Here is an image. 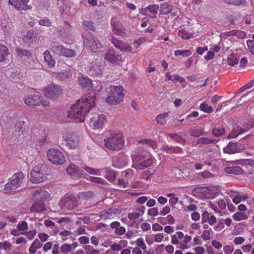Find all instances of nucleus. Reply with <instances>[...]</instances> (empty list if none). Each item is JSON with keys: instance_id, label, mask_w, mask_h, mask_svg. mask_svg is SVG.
Returning <instances> with one entry per match:
<instances>
[{"instance_id": "f257e3e1", "label": "nucleus", "mask_w": 254, "mask_h": 254, "mask_svg": "<svg viewBox=\"0 0 254 254\" xmlns=\"http://www.w3.org/2000/svg\"><path fill=\"white\" fill-rule=\"evenodd\" d=\"M95 106V96L91 93L82 97L71 106L64 116V121L76 122L84 121L87 114Z\"/></svg>"}, {"instance_id": "f03ea898", "label": "nucleus", "mask_w": 254, "mask_h": 254, "mask_svg": "<svg viewBox=\"0 0 254 254\" xmlns=\"http://www.w3.org/2000/svg\"><path fill=\"white\" fill-rule=\"evenodd\" d=\"M104 146L107 149L118 151L124 145L125 139L121 133H114L104 139Z\"/></svg>"}, {"instance_id": "7ed1b4c3", "label": "nucleus", "mask_w": 254, "mask_h": 254, "mask_svg": "<svg viewBox=\"0 0 254 254\" xmlns=\"http://www.w3.org/2000/svg\"><path fill=\"white\" fill-rule=\"evenodd\" d=\"M131 156L134 162L133 166L136 170H143L151 166L153 162L148 153L146 152L145 155L139 154V148L134 151Z\"/></svg>"}, {"instance_id": "20e7f679", "label": "nucleus", "mask_w": 254, "mask_h": 254, "mask_svg": "<svg viewBox=\"0 0 254 254\" xmlns=\"http://www.w3.org/2000/svg\"><path fill=\"white\" fill-rule=\"evenodd\" d=\"M48 196L49 193L45 190L36 191L33 195V199L35 200V202L30 207V210L37 213H40L45 210L46 206L44 201Z\"/></svg>"}, {"instance_id": "39448f33", "label": "nucleus", "mask_w": 254, "mask_h": 254, "mask_svg": "<svg viewBox=\"0 0 254 254\" xmlns=\"http://www.w3.org/2000/svg\"><path fill=\"white\" fill-rule=\"evenodd\" d=\"M218 193L216 187L208 186V187H198L193 189L191 194L193 196L202 199L213 198Z\"/></svg>"}, {"instance_id": "423d86ee", "label": "nucleus", "mask_w": 254, "mask_h": 254, "mask_svg": "<svg viewBox=\"0 0 254 254\" xmlns=\"http://www.w3.org/2000/svg\"><path fill=\"white\" fill-rule=\"evenodd\" d=\"M122 86H112L110 87L106 102L111 105H117L123 101L124 94Z\"/></svg>"}, {"instance_id": "0eeeda50", "label": "nucleus", "mask_w": 254, "mask_h": 254, "mask_svg": "<svg viewBox=\"0 0 254 254\" xmlns=\"http://www.w3.org/2000/svg\"><path fill=\"white\" fill-rule=\"evenodd\" d=\"M24 176L22 172L15 173L5 184L4 190L6 193H11L21 185Z\"/></svg>"}, {"instance_id": "6e6552de", "label": "nucleus", "mask_w": 254, "mask_h": 254, "mask_svg": "<svg viewBox=\"0 0 254 254\" xmlns=\"http://www.w3.org/2000/svg\"><path fill=\"white\" fill-rule=\"evenodd\" d=\"M79 198L74 194H66L59 200V206L63 209L73 210L78 206Z\"/></svg>"}, {"instance_id": "1a4fd4ad", "label": "nucleus", "mask_w": 254, "mask_h": 254, "mask_svg": "<svg viewBox=\"0 0 254 254\" xmlns=\"http://www.w3.org/2000/svg\"><path fill=\"white\" fill-rule=\"evenodd\" d=\"M47 169L45 164H41L35 167L31 172L30 180L34 183H40L46 178L45 170Z\"/></svg>"}, {"instance_id": "9d476101", "label": "nucleus", "mask_w": 254, "mask_h": 254, "mask_svg": "<svg viewBox=\"0 0 254 254\" xmlns=\"http://www.w3.org/2000/svg\"><path fill=\"white\" fill-rule=\"evenodd\" d=\"M62 139L64 144L70 149H75L79 145V138L73 132L70 131H64Z\"/></svg>"}, {"instance_id": "9b49d317", "label": "nucleus", "mask_w": 254, "mask_h": 254, "mask_svg": "<svg viewBox=\"0 0 254 254\" xmlns=\"http://www.w3.org/2000/svg\"><path fill=\"white\" fill-rule=\"evenodd\" d=\"M84 45L93 52H97L102 48L101 43L92 34L89 33L84 38Z\"/></svg>"}, {"instance_id": "f8f14e48", "label": "nucleus", "mask_w": 254, "mask_h": 254, "mask_svg": "<svg viewBox=\"0 0 254 254\" xmlns=\"http://www.w3.org/2000/svg\"><path fill=\"white\" fill-rule=\"evenodd\" d=\"M48 160L54 164L62 165L65 162L63 153L55 149H50L47 153Z\"/></svg>"}, {"instance_id": "ddd939ff", "label": "nucleus", "mask_w": 254, "mask_h": 254, "mask_svg": "<svg viewBox=\"0 0 254 254\" xmlns=\"http://www.w3.org/2000/svg\"><path fill=\"white\" fill-rule=\"evenodd\" d=\"M44 94L48 98L57 99L62 94V89L59 85L51 83L44 89Z\"/></svg>"}, {"instance_id": "4468645a", "label": "nucleus", "mask_w": 254, "mask_h": 254, "mask_svg": "<svg viewBox=\"0 0 254 254\" xmlns=\"http://www.w3.org/2000/svg\"><path fill=\"white\" fill-rule=\"evenodd\" d=\"M106 121V118L104 115L95 114L90 119L89 125L94 129H101Z\"/></svg>"}, {"instance_id": "2eb2a0df", "label": "nucleus", "mask_w": 254, "mask_h": 254, "mask_svg": "<svg viewBox=\"0 0 254 254\" xmlns=\"http://www.w3.org/2000/svg\"><path fill=\"white\" fill-rule=\"evenodd\" d=\"M0 25L5 36H9L13 33L14 26L11 20L7 17H4L1 19Z\"/></svg>"}, {"instance_id": "dca6fc26", "label": "nucleus", "mask_w": 254, "mask_h": 254, "mask_svg": "<svg viewBox=\"0 0 254 254\" xmlns=\"http://www.w3.org/2000/svg\"><path fill=\"white\" fill-rule=\"evenodd\" d=\"M104 59L110 64H115L116 63L123 62L122 56L117 54L114 49L109 50L105 54Z\"/></svg>"}, {"instance_id": "f3484780", "label": "nucleus", "mask_w": 254, "mask_h": 254, "mask_svg": "<svg viewBox=\"0 0 254 254\" xmlns=\"http://www.w3.org/2000/svg\"><path fill=\"white\" fill-rule=\"evenodd\" d=\"M244 149V146L241 143L230 141L227 145L223 148V152L225 153L231 154L239 152Z\"/></svg>"}, {"instance_id": "a211bd4d", "label": "nucleus", "mask_w": 254, "mask_h": 254, "mask_svg": "<svg viewBox=\"0 0 254 254\" xmlns=\"http://www.w3.org/2000/svg\"><path fill=\"white\" fill-rule=\"evenodd\" d=\"M42 97L38 94H28L24 96V101L28 106H39L41 104Z\"/></svg>"}, {"instance_id": "6ab92c4d", "label": "nucleus", "mask_w": 254, "mask_h": 254, "mask_svg": "<svg viewBox=\"0 0 254 254\" xmlns=\"http://www.w3.org/2000/svg\"><path fill=\"white\" fill-rule=\"evenodd\" d=\"M8 2L18 10H27L31 8L28 4L29 0H9Z\"/></svg>"}, {"instance_id": "aec40b11", "label": "nucleus", "mask_w": 254, "mask_h": 254, "mask_svg": "<svg viewBox=\"0 0 254 254\" xmlns=\"http://www.w3.org/2000/svg\"><path fill=\"white\" fill-rule=\"evenodd\" d=\"M67 174L73 179L80 178L83 174V170L74 164H70L66 169Z\"/></svg>"}, {"instance_id": "412c9836", "label": "nucleus", "mask_w": 254, "mask_h": 254, "mask_svg": "<svg viewBox=\"0 0 254 254\" xmlns=\"http://www.w3.org/2000/svg\"><path fill=\"white\" fill-rule=\"evenodd\" d=\"M112 42L115 47L119 49L122 52H132V49L131 47L127 43L123 41L118 40L115 38H112Z\"/></svg>"}, {"instance_id": "4be33fe9", "label": "nucleus", "mask_w": 254, "mask_h": 254, "mask_svg": "<svg viewBox=\"0 0 254 254\" xmlns=\"http://www.w3.org/2000/svg\"><path fill=\"white\" fill-rule=\"evenodd\" d=\"M201 223H207L210 226H213L217 223V218L211 213L204 211L201 214Z\"/></svg>"}, {"instance_id": "5701e85b", "label": "nucleus", "mask_w": 254, "mask_h": 254, "mask_svg": "<svg viewBox=\"0 0 254 254\" xmlns=\"http://www.w3.org/2000/svg\"><path fill=\"white\" fill-rule=\"evenodd\" d=\"M239 162L240 161H236L234 162V164L238 165ZM225 171L227 173L234 175L242 174L243 173V169L237 165L227 166L225 168Z\"/></svg>"}, {"instance_id": "b1692460", "label": "nucleus", "mask_w": 254, "mask_h": 254, "mask_svg": "<svg viewBox=\"0 0 254 254\" xmlns=\"http://www.w3.org/2000/svg\"><path fill=\"white\" fill-rule=\"evenodd\" d=\"M112 23L113 31L115 34L122 36L126 35L125 29L123 28L122 23L118 21L113 22V20Z\"/></svg>"}, {"instance_id": "393cba45", "label": "nucleus", "mask_w": 254, "mask_h": 254, "mask_svg": "<svg viewBox=\"0 0 254 254\" xmlns=\"http://www.w3.org/2000/svg\"><path fill=\"white\" fill-rule=\"evenodd\" d=\"M44 61L49 68L54 67L56 64V61L53 58L50 52L46 50L43 53Z\"/></svg>"}, {"instance_id": "a878e982", "label": "nucleus", "mask_w": 254, "mask_h": 254, "mask_svg": "<svg viewBox=\"0 0 254 254\" xmlns=\"http://www.w3.org/2000/svg\"><path fill=\"white\" fill-rule=\"evenodd\" d=\"M106 68V63L104 61H97L92 66V69L97 74H101Z\"/></svg>"}, {"instance_id": "bb28decb", "label": "nucleus", "mask_w": 254, "mask_h": 254, "mask_svg": "<svg viewBox=\"0 0 254 254\" xmlns=\"http://www.w3.org/2000/svg\"><path fill=\"white\" fill-rule=\"evenodd\" d=\"M78 83L83 88H89L91 87L92 81L87 76L81 75L78 78Z\"/></svg>"}, {"instance_id": "cd10ccee", "label": "nucleus", "mask_w": 254, "mask_h": 254, "mask_svg": "<svg viewBox=\"0 0 254 254\" xmlns=\"http://www.w3.org/2000/svg\"><path fill=\"white\" fill-rule=\"evenodd\" d=\"M42 246L43 244L38 239L34 240L29 248V253L31 254H35L37 250L40 249Z\"/></svg>"}, {"instance_id": "c85d7f7f", "label": "nucleus", "mask_w": 254, "mask_h": 254, "mask_svg": "<svg viewBox=\"0 0 254 254\" xmlns=\"http://www.w3.org/2000/svg\"><path fill=\"white\" fill-rule=\"evenodd\" d=\"M9 55L8 48L2 45H0V62L5 61Z\"/></svg>"}, {"instance_id": "c756f323", "label": "nucleus", "mask_w": 254, "mask_h": 254, "mask_svg": "<svg viewBox=\"0 0 254 254\" xmlns=\"http://www.w3.org/2000/svg\"><path fill=\"white\" fill-rule=\"evenodd\" d=\"M65 48L62 45L58 43H55L51 47L52 51L55 54L60 56H62Z\"/></svg>"}, {"instance_id": "7c9ffc66", "label": "nucleus", "mask_w": 254, "mask_h": 254, "mask_svg": "<svg viewBox=\"0 0 254 254\" xmlns=\"http://www.w3.org/2000/svg\"><path fill=\"white\" fill-rule=\"evenodd\" d=\"M9 94V91L0 84V95L1 96V98L5 100L10 101L11 97Z\"/></svg>"}, {"instance_id": "2f4dec72", "label": "nucleus", "mask_w": 254, "mask_h": 254, "mask_svg": "<svg viewBox=\"0 0 254 254\" xmlns=\"http://www.w3.org/2000/svg\"><path fill=\"white\" fill-rule=\"evenodd\" d=\"M102 171H104L105 172H106V174L105 176V177L110 182H112L115 180L116 174L115 172L110 170L107 168L102 169Z\"/></svg>"}, {"instance_id": "473e14b6", "label": "nucleus", "mask_w": 254, "mask_h": 254, "mask_svg": "<svg viewBox=\"0 0 254 254\" xmlns=\"http://www.w3.org/2000/svg\"><path fill=\"white\" fill-rule=\"evenodd\" d=\"M16 228L20 231L21 235L24 234L28 229V223L25 221H19L16 226Z\"/></svg>"}, {"instance_id": "72a5a7b5", "label": "nucleus", "mask_w": 254, "mask_h": 254, "mask_svg": "<svg viewBox=\"0 0 254 254\" xmlns=\"http://www.w3.org/2000/svg\"><path fill=\"white\" fill-rule=\"evenodd\" d=\"M82 168L87 173L93 175L99 176L101 175V172H102V169L97 170L85 165L82 167Z\"/></svg>"}, {"instance_id": "f704fd0d", "label": "nucleus", "mask_w": 254, "mask_h": 254, "mask_svg": "<svg viewBox=\"0 0 254 254\" xmlns=\"http://www.w3.org/2000/svg\"><path fill=\"white\" fill-rule=\"evenodd\" d=\"M217 142V141L215 139H211L207 137H201L196 140V143H197V144H208L210 143H214Z\"/></svg>"}, {"instance_id": "c9c22d12", "label": "nucleus", "mask_w": 254, "mask_h": 254, "mask_svg": "<svg viewBox=\"0 0 254 254\" xmlns=\"http://www.w3.org/2000/svg\"><path fill=\"white\" fill-rule=\"evenodd\" d=\"M225 132V129L220 127H214L212 130V134L215 137L222 136L224 134Z\"/></svg>"}, {"instance_id": "e433bc0d", "label": "nucleus", "mask_w": 254, "mask_h": 254, "mask_svg": "<svg viewBox=\"0 0 254 254\" xmlns=\"http://www.w3.org/2000/svg\"><path fill=\"white\" fill-rule=\"evenodd\" d=\"M35 38L34 34L33 32L28 31L25 35L23 36V39L24 41L27 43H30L32 42Z\"/></svg>"}, {"instance_id": "4c0bfd02", "label": "nucleus", "mask_w": 254, "mask_h": 254, "mask_svg": "<svg viewBox=\"0 0 254 254\" xmlns=\"http://www.w3.org/2000/svg\"><path fill=\"white\" fill-rule=\"evenodd\" d=\"M160 8L161 10L160 11V13L161 14H167L172 9V6L168 3L161 4Z\"/></svg>"}, {"instance_id": "58836bf2", "label": "nucleus", "mask_w": 254, "mask_h": 254, "mask_svg": "<svg viewBox=\"0 0 254 254\" xmlns=\"http://www.w3.org/2000/svg\"><path fill=\"white\" fill-rule=\"evenodd\" d=\"M191 240V237L190 236H186L183 242L181 244L180 248L182 250L189 249L190 247L188 246V244L190 242Z\"/></svg>"}, {"instance_id": "ea45409f", "label": "nucleus", "mask_w": 254, "mask_h": 254, "mask_svg": "<svg viewBox=\"0 0 254 254\" xmlns=\"http://www.w3.org/2000/svg\"><path fill=\"white\" fill-rule=\"evenodd\" d=\"M224 1L231 5L240 6L246 3V0H224Z\"/></svg>"}, {"instance_id": "a19ab883", "label": "nucleus", "mask_w": 254, "mask_h": 254, "mask_svg": "<svg viewBox=\"0 0 254 254\" xmlns=\"http://www.w3.org/2000/svg\"><path fill=\"white\" fill-rule=\"evenodd\" d=\"M83 248L86 254H99V251L90 245L85 246Z\"/></svg>"}, {"instance_id": "79ce46f5", "label": "nucleus", "mask_w": 254, "mask_h": 254, "mask_svg": "<svg viewBox=\"0 0 254 254\" xmlns=\"http://www.w3.org/2000/svg\"><path fill=\"white\" fill-rule=\"evenodd\" d=\"M199 109L205 113H211L213 111V108L211 106H208L205 102H202L199 106Z\"/></svg>"}, {"instance_id": "37998d69", "label": "nucleus", "mask_w": 254, "mask_h": 254, "mask_svg": "<svg viewBox=\"0 0 254 254\" xmlns=\"http://www.w3.org/2000/svg\"><path fill=\"white\" fill-rule=\"evenodd\" d=\"M239 62V60L236 57L234 54H230L227 58V63L229 65L234 66L237 64Z\"/></svg>"}, {"instance_id": "c03bdc74", "label": "nucleus", "mask_w": 254, "mask_h": 254, "mask_svg": "<svg viewBox=\"0 0 254 254\" xmlns=\"http://www.w3.org/2000/svg\"><path fill=\"white\" fill-rule=\"evenodd\" d=\"M189 133L191 136L198 137L201 135L204 134V131L203 129H190L189 130Z\"/></svg>"}, {"instance_id": "a18cd8bd", "label": "nucleus", "mask_w": 254, "mask_h": 254, "mask_svg": "<svg viewBox=\"0 0 254 254\" xmlns=\"http://www.w3.org/2000/svg\"><path fill=\"white\" fill-rule=\"evenodd\" d=\"M58 76L62 79L68 78L71 75V72L69 69L65 70L64 71H58Z\"/></svg>"}, {"instance_id": "49530a36", "label": "nucleus", "mask_w": 254, "mask_h": 254, "mask_svg": "<svg viewBox=\"0 0 254 254\" xmlns=\"http://www.w3.org/2000/svg\"><path fill=\"white\" fill-rule=\"evenodd\" d=\"M192 53L190 51L186 50H178L175 52L174 55L175 56H182L183 57H189L191 55Z\"/></svg>"}, {"instance_id": "de8ad7c7", "label": "nucleus", "mask_w": 254, "mask_h": 254, "mask_svg": "<svg viewBox=\"0 0 254 254\" xmlns=\"http://www.w3.org/2000/svg\"><path fill=\"white\" fill-rule=\"evenodd\" d=\"M87 180L92 183L96 184H99L101 185H104L106 184L105 180L99 177L89 176L88 178H87Z\"/></svg>"}, {"instance_id": "09e8293b", "label": "nucleus", "mask_w": 254, "mask_h": 254, "mask_svg": "<svg viewBox=\"0 0 254 254\" xmlns=\"http://www.w3.org/2000/svg\"><path fill=\"white\" fill-rule=\"evenodd\" d=\"M141 216V214L136 212L134 210L130 212L127 214V217L130 220H135Z\"/></svg>"}, {"instance_id": "8fccbe9b", "label": "nucleus", "mask_w": 254, "mask_h": 254, "mask_svg": "<svg viewBox=\"0 0 254 254\" xmlns=\"http://www.w3.org/2000/svg\"><path fill=\"white\" fill-rule=\"evenodd\" d=\"M16 52L19 57L22 58L23 57H29L31 55V53L26 50L21 49L17 48L16 50Z\"/></svg>"}, {"instance_id": "3c124183", "label": "nucleus", "mask_w": 254, "mask_h": 254, "mask_svg": "<svg viewBox=\"0 0 254 254\" xmlns=\"http://www.w3.org/2000/svg\"><path fill=\"white\" fill-rule=\"evenodd\" d=\"M60 251L64 254H66L70 253L71 251V246L70 244L64 243L63 244L60 248Z\"/></svg>"}, {"instance_id": "603ef678", "label": "nucleus", "mask_w": 254, "mask_h": 254, "mask_svg": "<svg viewBox=\"0 0 254 254\" xmlns=\"http://www.w3.org/2000/svg\"><path fill=\"white\" fill-rule=\"evenodd\" d=\"M10 77L13 79L15 82H18L23 77V74L22 73L16 71L11 73Z\"/></svg>"}, {"instance_id": "864d4df0", "label": "nucleus", "mask_w": 254, "mask_h": 254, "mask_svg": "<svg viewBox=\"0 0 254 254\" xmlns=\"http://www.w3.org/2000/svg\"><path fill=\"white\" fill-rule=\"evenodd\" d=\"M37 234V231L33 229L30 231H26L23 235H25L27 238L29 240L33 239Z\"/></svg>"}, {"instance_id": "5fc2aeb1", "label": "nucleus", "mask_w": 254, "mask_h": 254, "mask_svg": "<svg viewBox=\"0 0 254 254\" xmlns=\"http://www.w3.org/2000/svg\"><path fill=\"white\" fill-rule=\"evenodd\" d=\"M233 218L236 221H241L242 220H245L247 218L246 215H245L244 213L240 212H238L233 215Z\"/></svg>"}, {"instance_id": "6e6d98bb", "label": "nucleus", "mask_w": 254, "mask_h": 254, "mask_svg": "<svg viewBox=\"0 0 254 254\" xmlns=\"http://www.w3.org/2000/svg\"><path fill=\"white\" fill-rule=\"evenodd\" d=\"M76 55L75 52L74 51L72 50L69 49H64V53H63L62 56L66 57H73Z\"/></svg>"}, {"instance_id": "4d7b16f0", "label": "nucleus", "mask_w": 254, "mask_h": 254, "mask_svg": "<svg viewBox=\"0 0 254 254\" xmlns=\"http://www.w3.org/2000/svg\"><path fill=\"white\" fill-rule=\"evenodd\" d=\"M191 34L186 30H179L178 32V35L184 39H188L191 38Z\"/></svg>"}, {"instance_id": "13d9d810", "label": "nucleus", "mask_w": 254, "mask_h": 254, "mask_svg": "<svg viewBox=\"0 0 254 254\" xmlns=\"http://www.w3.org/2000/svg\"><path fill=\"white\" fill-rule=\"evenodd\" d=\"M139 144H142L145 145H150L152 147H154L155 145V143L152 140L150 139H143L138 141Z\"/></svg>"}, {"instance_id": "bf43d9fd", "label": "nucleus", "mask_w": 254, "mask_h": 254, "mask_svg": "<svg viewBox=\"0 0 254 254\" xmlns=\"http://www.w3.org/2000/svg\"><path fill=\"white\" fill-rule=\"evenodd\" d=\"M136 244L137 247L140 249H142L144 250L146 249V245L144 242V240L141 238H139L136 240Z\"/></svg>"}, {"instance_id": "052dcab7", "label": "nucleus", "mask_w": 254, "mask_h": 254, "mask_svg": "<svg viewBox=\"0 0 254 254\" xmlns=\"http://www.w3.org/2000/svg\"><path fill=\"white\" fill-rule=\"evenodd\" d=\"M211 229L209 230H205L203 231L202 234L201 235V237L204 241H207L210 239V232Z\"/></svg>"}, {"instance_id": "680f3d73", "label": "nucleus", "mask_w": 254, "mask_h": 254, "mask_svg": "<svg viewBox=\"0 0 254 254\" xmlns=\"http://www.w3.org/2000/svg\"><path fill=\"white\" fill-rule=\"evenodd\" d=\"M39 24L40 25L49 27L51 25V22L49 19L47 18H44V19H41L39 21Z\"/></svg>"}, {"instance_id": "e2e57ef3", "label": "nucleus", "mask_w": 254, "mask_h": 254, "mask_svg": "<svg viewBox=\"0 0 254 254\" xmlns=\"http://www.w3.org/2000/svg\"><path fill=\"white\" fill-rule=\"evenodd\" d=\"M83 26L85 29L92 30L94 29L93 23L88 21H84L83 23Z\"/></svg>"}, {"instance_id": "0e129e2a", "label": "nucleus", "mask_w": 254, "mask_h": 254, "mask_svg": "<svg viewBox=\"0 0 254 254\" xmlns=\"http://www.w3.org/2000/svg\"><path fill=\"white\" fill-rule=\"evenodd\" d=\"M172 81L174 83H176L177 82L183 83L185 81V79L181 76L178 74H175L173 76V79H172Z\"/></svg>"}, {"instance_id": "69168bd1", "label": "nucleus", "mask_w": 254, "mask_h": 254, "mask_svg": "<svg viewBox=\"0 0 254 254\" xmlns=\"http://www.w3.org/2000/svg\"><path fill=\"white\" fill-rule=\"evenodd\" d=\"M123 175L127 178V180H130L133 175V172L131 169H127L126 171L123 172Z\"/></svg>"}, {"instance_id": "338daca9", "label": "nucleus", "mask_w": 254, "mask_h": 254, "mask_svg": "<svg viewBox=\"0 0 254 254\" xmlns=\"http://www.w3.org/2000/svg\"><path fill=\"white\" fill-rule=\"evenodd\" d=\"M247 44L250 52L254 55V40H248L247 41Z\"/></svg>"}, {"instance_id": "774afa93", "label": "nucleus", "mask_w": 254, "mask_h": 254, "mask_svg": "<svg viewBox=\"0 0 254 254\" xmlns=\"http://www.w3.org/2000/svg\"><path fill=\"white\" fill-rule=\"evenodd\" d=\"M254 85V79L251 80L249 82H248L247 84L243 86L240 89V91L241 92H243L247 89L251 88Z\"/></svg>"}]
</instances>
